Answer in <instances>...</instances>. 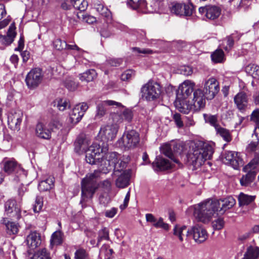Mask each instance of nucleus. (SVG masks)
Listing matches in <instances>:
<instances>
[{"instance_id":"f257e3e1","label":"nucleus","mask_w":259,"mask_h":259,"mask_svg":"<svg viewBox=\"0 0 259 259\" xmlns=\"http://www.w3.org/2000/svg\"><path fill=\"white\" fill-rule=\"evenodd\" d=\"M111 153L109 154L108 159L101 157L99 161L96 164H99V169L95 170L93 173L87 175L82 179L81 182V200L80 203L85 201V199L92 198L98 188L97 179L99 177L101 172L106 174L113 168L111 163Z\"/></svg>"},{"instance_id":"f03ea898","label":"nucleus","mask_w":259,"mask_h":259,"mask_svg":"<svg viewBox=\"0 0 259 259\" xmlns=\"http://www.w3.org/2000/svg\"><path fill=\"white\" fill-rule=\"evenodd\" d=\"M213 153L212 146L201 141H197L191 145L187 155L188 161L195 168L200 167L204 162L210 159Z\"/></svg>"},{"instance_id":"7ed1b4c3","label":"nucleus","mask_w":259,"mask_h":259,"mask_svg":"<svg viewBox=\"0 0 259 259\" xmlns=\"http://www.w3.org/2000/svg\"><path fill=\"white\" fill-rule=\"evenodd\" d=\"M219 202L208 199L195 205L194 215L198 221L207 223L210 221L215 214L219 215L217 206Z\"/></svg>"},{"instance_id":"20e7f679","label":"nucleus","mask_w":259,"mask_h":259,"mask_svg":"<svg viewBox=\"0 0 259 259\" xmlns=\"http://www.w3.org/2000/svg\"><path fill=\"white\" fill-rule=\"evenodd\" d=\"M142 96L148 101H154L158 99L162 93L159 83L154 81H149L141 89Z\"/></svg>"},{"instance_id":"39448f33","label":"nucleus","mask_w":259,"mask_h":259,"mask_svg":"<svg viewBox=\"0 0 259 259\" xmlns=\"http://www.w3.org/2000/svg\"><path fill=\"white\" fill-rule=\"evenodd\" d=\"M107 150L106 147L101 148L100 145L94 143L88 147L86 152L85 160L91 164L97 163L100 159L101 153L105 152Z\"/></svg>"},{"instance_id":"423d86ee","label":"nucleus","mask_w":259,"mask_h":259,"mask_svg":"<svg viewBox=\"0 0 259 259\" xmlns=\"http://www.w3.org/2000/svg\"><path fill=\"white\" fill-rule=\"evenodd\" d=\"M203 93L207 100H212L220 91L219 82L213 77L205 79L203 81Z\"/></svg>"},{"instance_id":"0eeeda50","label":"nucleus","mask_w":259,"mask_h":259,"mask_svg":"<svg viewBox=\"0 0 259 259\" xmlns=\"http://www.w3.org/2000/svg\"><path fill=\"white\" fill-rule=\"evenodd\" d=\"M119 108L116 112L111 113L110 116L113 121L117 124L123 121L131 122L133 118V113L129 109L125 108L121 104V106H116Z\"/></svg>"},{"instance_id":"6e6552de","label":"nucleus","mask_w":259,"mask_h":259,"mask_svg":"<svg viewBox=\"0 0 259 259\" xmlns=\"http://www.w3.org/2000/svg\"><path fill=\"white\" fill-rule=\"evenodd\" d=\"M183 147L178 143H172L170 144H165L161 149V152L166 156L169 158L176 163H180L179 160L176 158L177 155H180L182 152Z\"/></svg>"},{"instance_id":"1a4fd4ad","label":"nucleus","mask_w":259,"mask_h":259,"mask_svg":"<svg viewBox=\"0 0 259 259\" xmlns=\"http://www.w3.org/2000/svg\"><path fill=\"white\" fill-rule=\"evenodd\" d=\"M121 141L122 143V146L125 149L134 148L139 144V134L133 130L127 131L124 133Z\"/></svg>"},{"instance_id":"9d476101","label":"nucleus","mask_w":259,"mask_h":259,"mask_svg":"<svg viewBox=\"0 0 259 259\" xmlns=\"http://www.w3.org/2000/svg\"><path fill=\"white\" fill-rule=\"evenodd\" d=\"M41 70L38 68L31 69L27 74L25 81L28 88L35 89L41 82L43 79Z\"/></svg>"},{"instance_id":"9b49d317","label":"nucleus","mask_w":259,"mask_h":259,"mask_svg":"<svg viewBox=\"0 0 259 259\" xmlns=\"http://www.w3.org/2000/svg\"><path fill=\"white\" fill-rule=\"evenodd\" d=\"M118 132L116 124L103 125L100 128L98 136L104 142L112 141L115 137Z\"/></svg>"},{"instance_id":"f8f14e48","label":"nucleus","mask_w":259,"mask_h":259,"mask_svg":"<svg viewBox=\"0 0 259 259\" xmlns=\"http://www.w3.org/2000/svg\"><path fill=\"white\" fill-rule=\"evenodd\" d=\"M186 236H192L195 241L199 243L204 242L208 238L206 230L198 224L193 226L190 229L187 230Z\"/></svg>"},{"instance_id":"ddd939ff","label":"nucleus","mask_w":259,"mask_h":259,"mask_svg":"<svg viewBox=\"0 0 259 259\" xmlns=\"http://www.w3.org/2000/svg\"><path fill=\"white\" fill-rule=\"evenodd\" d=\"M111 163L113 165V169L115 174L116 172H121L124 171L126 167L127 163L130 160V157L128 155H120L116 152L111 153Z\"/></svg>"},{"instance_id":"4468645a","label":"nucleus","mask_w":259,"mask_h":259,"mask_svg":"<svg viewBox=\"0 0 259 259\" xmlns=\"http://www.w3.org/2000/svg\"><path fill=\"white\" fill-rule=\"evenodd\" d=\"M193 10L194 7L192 4L173 3L170 7L171 12L179 16H190Z\"/></svg>"},{"instance_id":"2eb2a0df","label":"nucleus","mask_w":259,"mask_h":259,"mask_svg":"<svg viewBox=\"0 0 259 259\" xmlns=\"http://www.w3.org/2000/svg\"><path fill=\"white\" fill-rule=\"evenodd\" d=\"M223 160L225 163L230 165L236 169H238L239 166L243 164L240 153L234 151H229L226 152Z\"/></svg>"},{"instance_id":"dca6fc26","label":"nucleus","mask_w":259,"mask_h":259,"mask_svg":"<svg viewBox=\"0 0 259 259\" xmlns=\"http://www.w3.org/2000/svg\"><path fill=\"white\" fill-rule=\"evenodd\" d=\"M88 108L89 106L84 102L76 105L69 113L70 122L73 124L77 123L81 119Z\"/></svg>"},{"instance_id":"f3484780","label":"nucleus","mask_w":259,"mask_h":259,"mask_svg":"<svg viewBox=\"0 0 259 259\" xmlns=\"http://www.w3.org/2000/svg\"><path fill=\"white\" fill-rule=\"evenodd\" d=\"M206 99V96L201 89L195 90L193 92L192 101L193 111H198L203 109L205 106Z\"/></svg>"},{"instance_id":"a211bd4d","label":"nucleus","mask_w":259,"mask_h":259,"mask_svg":"<svg viewBox=\"0 0 259 259\" xmlns=\"http://www.w3.org/2000/svg\"><path fill=\"white\" fill-rule=\"evenodd\" d=\"M199 12L210 20L218 19L221 15V9L216 6L208 5L199 8Z\"/></svg>"},{"instance_id":"6ab92c4d","label":"nucleus","mask_w":259,"mask_h":259,"mask_svg":"<svg viewBox=\"0 0 259 259\" xmlns=\"http://www.w3.org/2000/svg\"><path fill=\"white\" fill-rule=\"evenodd\" d=\"M195 83L190 80L184 81L179 87L177 93L178 99H185L194 92Z\"/></svg>"},{"instance_id":"aec40b11","label":"nucleus","mask_w":259,"mask_h":259,"mask_svg":"<svg viewBox=\"0 0 259 259\" xmlns=\"http://www.w3.org/2000/svg\"><path fill=\"white\" fill-rule=\"evenodd\" d=\"M5 211L11 217L19 220L21 218V209L19 203L14 199H9L5 204Z\"/></svg>"},{"instance_id":"412c9836","label":"nucleus","mask_w":259,"mask_h":259,"mask_svg":"<svg viewBox=\"0 0 259 259\" xmlns=\"http://www.w3.org/2000/svg\"><path fill=\"white\" fill-rule=\"evenodd\" d=\"M4 171L8 175L17 174L23 170L20 165L14 159L5 158L2 161Z\"/></svg>"},{"instance_id":"4be33fe9","label":"nucleus","mask_w":259,"mask_h":259,"mask_svg":"<svg viewBox=\"0 0 259 259\" xmlns=\"http://www.w3.org/2000/svg\"><path fill=\"white\" fill-rule=\"evenodd\" d=\"M23 113L18 111L12 113L8 116V125L13 130L19 131L20 129V125L22 121Z\"/></svg>"},{"instance_id":"5701e85b","label":"nucleus","mask_w":259,"mask_h":259,"mask_svg":"<svg viewBox=\"0 0 259 259\" xmlns=\"http://www.w3.org/2000/svg\"><path fill=\"white\" fill-rule=\"evenodd\" d=\"M107 106H121V103L112 100H107L99 103L96 108V119L101 118L106 114Z\"/></svg>"},{"instance_id":"b1692460","label":"nucleus","mask_w":259,"mask_h":259,"mask_svg":"<svg viewBox=\"0 0 259 259\" xmlns=\"http://www.w3.org/2000/svg\"><path fill=\"white\" fill-rule=\"evenodd\" d=\"M219 202V205L217 206L219 214H223L225 212L232 208L236 203V201L234 198L231 196L228 197L223 199L213 200Z\"/></svg>"},{"instance_id":"393cba45","label":"nucleus","mask_w":259,"mask_h":259,"mask_svg":"<svg viewBox=\"0 0 259 259\" xmlns=\"http://www.w3.org/2000/svg\"><path fill=\"white\" fill-rule=\"evenodd\" d=\"M90 143L84 135L79 136L74 142V150L79 154L85 152L89 147Z\"/></svg>"},{"instance_id":"a878e982","label":"nucleus","mask_w":259,"mask_h":259,"mask_svg":"<svg viewBox=\"0 0 259 259\" xmlns=\"http://www.w3.org/2000/svg\"><path fill=\"white\" fill-rule=\"evenodd\" d=\"M51 130L42 122H38L35 127V134L40 139L49 140L51 138Z\"/></svg>"},{"instance_id":"bb28decb","label":"nucleus","mask_w":259,"mask_h":259,"mask_svg":"<svg viewBox=\"0 0 259 259\" xmlns=\"http://www.w3.org/2000/svg\"><path fill=\"white\" fill-rule=\"evenodd\" d=\"M234 101L237 108L240 110H244L247 107L248 99L246 94L244 92L238 93L234 98Z\"/></svg>"},{"instance_id":"cd10ccee","label":"nucleus","mask_w":259,"mask_h":259,"mask_svg":"<svg viewBox=\"0 0 259 259\" xmlns=\"http://www.w3.org/2000/svg\"><path fill=\"white\" fill-rule=\"evenodd\" d=\"M152 164L156 170H164L169 169L172 166L168 160L161 157H157Z\"/></svg>"},{"instance_id":"c85d7f7f","label":"nucleus","mask_w":259,"mask_h":259,"mask_svg":"<svg viewBox=\"0 0 259 259\" xmlns=\"http://www.w3.org/2000/svg\"><path fill=\"white\" fill-rule=\"evenodd\" d=\"M27 245L32 249L35 248L38 246L40 243V236L39 234L36 231L31 232L27 236L26 239Z\"/></svg>"},{"instance_id":"c756f323","label":"nucleus","mask_w":259,"mask_h":259,"mask_svg":"<svg viewBox=\"0 0 259 259\" xmlns=\"http://www.w3.org/2000/svg\"><path fill=\"white\" fill-rule=\"evenodd\" d=\"M16 27L14 24H11L9 28L7 35H0V39L1 41L5 45L11 44L14 39L16 35L15 32Z\"/></svg>"},{"instance_id":"7c9ffc66","label":"nucleus","mask_w":259,"mask_h":259,"mask_svg":"<svg viewBox=\"0 0 259 259\" xmlns=\"http://www.w3.org/2000/svg\"><path fill=\"white\" fill-rule=\"evenodd\" d=\"M130 176L126 171H123L118 176L115 181L116 186L119 188H124L130 184Z\"/></svg>"},{"instance_id":"2f4dec72","label":"nucleus","mask_w":259,"mask_h":259,"mask_svg":"<svg viewBox=\"0 0 259 259\" xmlns=\"http://www.w3.org/2000/svg\"><path fill=\"white\" fill-rule=\"evenodd\" d=\"M246 151L249 153L259 154V138L255 135V139L250 141L246 147Z\"/></svg>"},{"instance_id":"473e14b6","label":"nucleus","mask_w":259,"mask_h":259,"mask_svg":"<svg viewBox=\"0 0 259 259\" xmlns=\"http://www.w3.org/2000/svg\"><path fill=\"white\" fill-rule=\"evenodd\" d=\"M185 99H178L176 101V106L179 110L184 114H188L191 111H193L192 104H188Z\"/></svg>"},{"instance_id":"72a5a7b5","label":"nucleus","mask_w":259,"mask_h":259,"mask_svg":"<svg viewBox=\"0 0 259 259\" xmlns=\"http://www.w3.org/2000/svg\"><path fill=\"white\" fill-rule=\"evenodd\" d=\"M247 173L242 177L240 180L242 186H247L250 184L254 180L256 172L254 170H249Z\"/></svg>"},{"instance_id":"f704fd0d","label":"nucleus","mask_w":259,"mask_h":259,"mask_svg":"<svg viewBox=\"0 0 259 259\" xmlns=\"http://www.w3.org/2000/svg\"><path fill=\"white\" fill-rule=\"evenodd\" d=\"M259 256V248L249 246L247 248L242 259H257Z\"/></svg>"},{"instance_id":"c9c22d12","label":"nucleus","mask_w":259,"mask_h":259,"mask_svg":"<svg viewBox=\"0 0 259 259\" xmlns=\"http://www.w3.org/2000/svg\"><path fill=\"white\" fill-rule=\"evenodd\" d=\"M54 178L49 177L46 180L41 181L38 186L40 191H46L50 190L54 186Z\"/></svg>"},{"instance_id":"e433bc0d","label":"nucleus","mask_w":259,"mask_h":259,"mask_svg":"<svg viewBox=\"0 0 259 259\" xmlns=\"http://www.w3.org/2000/svg\"><path fill=\"white\" fill-rule=\"evenodd\" d=\"M97 73L94 69H90L79 75L81 81L90 82L96 78Z\"/></svg>"},{"instance_id":"4c0bfd02","label":"nucleus","mask_w":259,"mask_h":259,"mask_svg":"<svg viewBox=\"0 0 259 259\" xmlns=\"http://www.w3.org/2000/svg\"><path fill=\"white\" fill-rule=\"evenodd\" d=\"M203 117L205 122L214 127L215 129L220 126L218 124V116L217 115L204 113L203 114Z\"/></svg>"},{"instance_id":"58836bf2","label":"nucleus","mask_w":259,"mask_h":259,"mask_svg":"<svg viewBox=\"0 0 259 259\" xmlns=\"http://www.w3.org/2000/svg\"><path fill=\"white\" fill-rule=\"evenodd\" d=\"M31 259H51L50 252L46 248H42L36 251Z\"/></svg>"},{"instance_id":"ea45409f","label":"nucleus","mask_w":259,"mask_h":259,"mask_svg":"<svg viewBox=\"0 0 259 259\" xmlns=\"http://www.w3.org/2000/svg\"><path fill=\"white\" fill-rule=\"evenodd\" d=\"M215 131L217 134L222 137L225 141L229 142L232 140V137L229 130L219 126Z\"/></svg>"},{"instance_id":"a19ab883","label":"nucleus","mask_w":259,"mask_h":259,"mask_svg":"<svg viewBox=\"0 0 259 259\" xmlns=\"http://www.w3.org/2000/svg\"><path fill=\"white\" fill-rule=\"evenodd\" d=\"M73 7L80 11H85L88 6L86 0H70Z\"/></svg>"},{"instance_id":"79ce46f5","label":"nucleus","mask_w":259,"mask_h":259,"mask_svg":"<svg viewBox=\"0 0 259 259\" xmlns=\"http://www.w3.org/2000/svg\"><path fill=\"white\" fill-rule=\"evenodd\" d=\"M63 234L61 231H56L51 237V244L52 245H58L62 243Z\"/></svg>"},{"instance_id":"37998d69","label":"nucleus","mask_w":259,"mask_h":259,"mask_svg":"<svg viewBox=\"0 0 259 259\" xmlns=\"http://www.w3.org/2000/svg\"><path fill=\"white\" fill-rule=\"evenodd\" d=\"M246 71L253 78L259 79V66L255 64H249L246 68Z\"/></svg>"},{"instance_id":"c03bdc74","label":"nucleus","mask_w":259,"mask_h":259,"mask_svg":"<svg viewBox=\"0 0 259 259\" xmlns=\"http://www.w3.org/2000/svg\"><path fill=\"white\" fill-rule=\"evenodd\" d=\"M211 57L214 63H221L224 60V53L222 50L218 49L211 54Z\"/></svg>"},{"instance_id":"a18cd8bd","label":"nucleus","mask_w":259,"mask_h":259,"mask_svg":"<svg viewBox=\"0 0 259 259\" xmlns=\"http://www.w3.org/2000/svg\"><path fill=\"white\" fill-rule=\"evenodd\" d=\"M254 197L240 193L238 196V201L240 205H248L254 200Z\"/></svg>"},{"instance_id":"49530a36","label":"nucleus","mask_w":259,"mask_h":259,"mask_svg":"<svg viewBox=\"0 0 259 259\" xmlns=\"http://www.w3.org/2000/svg\"><path fill=\"white\" fill-rule=\"evenodd\" d=\"M259 163V154H254V157L244 168V171L254 170Z\"/></svg>"},{"instance_id":"de8ad7c7","label":"nucleus","mask_w":259,"mask_h":259,"mask_svg":"<svg viewBox=\"0 0 259 259\" xmlns=\"http://www.w3.org/2000/svg\"><path fill=\"white\" fill-rule=\"evenodd\" d=\"M109 239V236L108 230L106 228L104 227L98 232L97 243L96 246H98L102 240Z\"/></svg>"},{"instance_id":"09e8293b","label":"nucleus","mask_w":259,"mask_h":259,"mask_svg":"<svg viewBox=\"0 0 259 259\" xmlns=\"http://www.w3.org/2000/svg\"><path fill=\"white\" fill-rule=\"evenodd\" d=\"M7 233L9 234H16L18 232L19 226L17 224L8 221L5 223Z\"/></svg>"},{"instance_id":"8fccbe9b","label":"nucleus","mask_w":259,"mask_h":259,"mask_svg":"<svg viewBox=\"0 0 259 259\" xmlns=\"http://www.w3.org/2000/svg\"><path fill=\"white\" fill-rule=\"evenodd\" d=\"M55 103L57 108L60 111H64L67 108H69L70 106L69 101L66 99H57Z\"/></svg>"},{"instance_id":"3c124183","label":"nucleus","mask_w":259,"mask_h":259,"mask_svg":"<svg viewBox=\"0 0 259 259\" xmlns=\"http://www.w3.org/2000/svg\"><path fill=\"white\" fill-rule=\"evenodd\" d=\"M97 11L102 16L108 19L111 17V12L107 7L98 4L96 8Z\"/></svg>"},{"instance_id":"603ef678","label":"nucleus","mask_w":259,"mask_h":259,"mask_svg":"<svg viewBox=\"0 0 259 259\" xmlns=\"http://www.w3.org/2000/svg\"><path fill=\"white\" fill-rule=\"evenodd\" d=\"M74 259H89V254L85 249L80 248L75 251Z\"/></svg>"},{"instance_id":"864d4df0","label":"nucleus","mask_w":259,"mask_h":259,"mask_svg":"<svg viewBox=\"0 0 259 259\" xmlns=\"http://www.w3.org/2000/svg\"><path fill=\"white\" fill-rule=\"evenodd\" d=\"M186 231V226H180L176 225L174 229V234L178 236L181 241H183V232Z\"/></svg>"},{"instance_id":"5fc2aeb1","label":"nucleus","mask_w":259,"mask_h":259,"mask_svg":"<svg viewBox=\"0 0 259 259\" xmlns=\"http://www.w3.org/2000/svg\"><path fill=\"white\" fill-rule=\"evenodd\" d=\"M43 206L42 198L41 197L37 196L35 199V203L33 205V211L35 212H39Z\"/></svg>"},{"instance_id":"6e6d98bb","label":"nucleus","mask_w":259,"mask_h":259,"mask_svg":"<svg viewBox=\"0 0 259 259\" xmlns=\"http://www.w3.org/2000/svg\"><path fill=\"white\" fill-rule=\"evenodd\" d=\"M145 1L144 0H127V4L133 9H136L142 5H144Z\"/></svg>"},{"instance_id":"4d7b16f0","label":"nucleus","mask_w":259,"mask_h":259,"mask_svg":"<svg viewBox=\"0 0 259 259\" xmlns=\"http://www.w3.org/2000/svg\"><path fill=\"white\" fill-rule=\"evenodd\" d=\"M172 119L178 128H181L183 127V118L180 114L178 113L174 114L172 116Z\"/></svg>"},{"instance_id":"13d9d810","label":"nucleus","mask_w":259,"mask_h":259,"mask_svg":"<svg viewBox=\"0 0 259 259\" xmlns=\"http://www.w3.org/2000/svg\"><path fill=\"white\" fill-rule=\"evenodd\" d=\"M101 251H104L105 253V259H111L112 254L113 253V250L112 249L110 248L108 245H103Z\"/></svg>"},{"instance_id":"bf43d9fd","label":"nucleus","mask_w":259,"mask_h":259,"mask_svg":"<svg viewBox=\"0 0 259 259\" xmlns=\"http://www.w3.org/2000/svg\"><path fill=\"white\" fill-rule=\"evenodd\" d=\"M54 47L58 50H62L65 49L67 46V43L65 41H63L60 39H57L54 41Z\"/></svg>"},{"instance_id":"052dcab7","label":"nucleus","mask_w":259,"mask_h":259,"mask_svg":"<svg viewBox=\"0 0 259 259\" xmlns=\"http://www.w3.org/2000/svg\"><path fill=\"white\" fill-rule=\"evenodd\" d=\"M233 34L228 36L226 38V46L225 45H223L224 46L223 48L226 51H229L233 46L234 45V38H233Z\"/></svg>"},{"instance_id":"680f3d73","label":"nucleus","mask_w":259,"mask_h":259,"mask_svg":"<svg viewBox=\"0 0 259 259\" xmlns=\"http://www.w3.org/2000/svg\"><path fill=\"white\" fill-rule=\"evenodd\" d=\"M135 75V73L132 70H127L124 71L121 75V79L123 81H128Z\"/></svg>"},{"instance_id":"e2e57ef3","label":"nucleus","mask_w":259,"mask_h":259,"mask_svg":"<svg viewBox=\"0 0 259 259\" xmlns=\"http://www.w3.org/2000/svg\"><path fill=\"white\" fill-rule=\"evenodd\" d=\"M212 226L214 230H221L224 226V222L221 218H219L212 222Z\"/></svg>"},{"instance_id":"0e129e2a","label":"nucleus","mask_w":259,"mask_h":259,"mask_svg":"<svg viewBox=\"0 0 259 259\" xmlns=\"http://www.w3.org/2000/svg\"><path fill=\"white\" fill-rule=\"evenodd\" d=\"M153 226L157 228H162L165 230L169 229V226L167 224L164 223L163 221V219L160 218L158 221L153 224Z\"/></svg>"},{"instance_id":"69168bd1","label":"nucleus","mask_w":259,"mask_h":259,"mask_svg":"<svg viewBox=\"0 0 259 259\" xmlns=\"http://www.w3.org/2000/svg\"><path fill=\"white\" fill-rule=\"evenodd\" d=\"M181 73L184 75H190L193 73L192 68L189 66H183L180 69Z\"/></svg>"},{"instance_id":"338daca9","label":"nucleus","mask_w":259,"mask_h":259,"mask_svg":"<svg viewBox=\"0 0 259 259\" xmlns=\"http://www.w3.org/2000/svg\"><path fill=\"white\" fill-rule=\"evenodd\" d=\"M250 118L259 127V108L253 111Z\"/></svg>"},{"instance_id":"774afa93","label":"nucleus","mask_w":259,"mask_h":259,"mask_svg":"<svg viewBox=\"0 0 259 259\" xmlns=\"http://www.w3.org/2000/svg\"><path fill=\"white\" fill-rule=\"evenodd\" d=\"M118 209L115 207H112L110 209L105 211V215L109 218H112L117 212Z\"/></svg>"}]
</instances>
